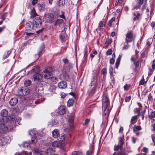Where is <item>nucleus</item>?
I'll return each mask as SVG.
<instances>
[{
    "mask_svg": "<svg viewBox=\"0 0 155 155\" xmlns=\"http://www.w3.org/2000/svg\"><path fill=\"white\" fill-rule=\"evenodd\" d=\"M62 61L64 64V69L67 71H69L72 67V64L69 62L68 60L67 59H63Z\"/></svg>",
    "mask_w": 155,
    "mask_h": 155,
    "instance_id": "nucleus-6",
    "label": "nucleus"
},
{
    "mask_svg": "<svg viewBox=\"0 0 155 155\" xmlns=\"http://www.w3.org/2000/svg\"><path fill=\"white\" fill-rule=\"evenodd\" d=\"M134 64L135 65V67L136 68H137L139 65V62L138 61L137 62H134Z\"/></svg>",
    "mask_w": 155,
    "mask_h": 155,
    "instance_id": "nucleus-62",
    "label": "nucleus"
},
{
    "mask_svg": "<svg viewBox=\"0 0 155 155\" xmlns=\"http://www.w3.org/2000/svg\"><path fill=\"white\" fill-rule=\"evenodd\" d=\"M101 74H103L104 76L105 77L107 73V68H105L102 69L101 70Z\"/></svg>",
    "mask_w": 155,
    "mask_h": 155,
    "instance_id": "nucleus-35",
    "label": "nucleus"
},
{
    "mask_svg": "<svg viewBox=\"0 0 155 155\" xmlns=\"http://www.w3.org/2000/svg\"><path fill=\"white\" fill-rule=\"evenodd\" d=\"M54 150L52 148H49L46 151V153L48 155H51L53 152H54Z\"/></svg>",
    "mask_w": 155,
    "mask_h": 155,
    "instance_id": "nucleus-32",
    "label": "nucleus"
},
{
    "mask_svg": "<svg viewBox=\"0 0 155 155\" xmlns=\"http://www.w3.org/2000/svg\"><path fill=\"white\" fill-rule=\"evenodd\" d=\"M93 151V148L92 147L89 150L87 151L86 152L85 155H91Z\"/></svg>",
    "mask_w": 155,
    "mask_h": 155,
    "instance_id": "nucleus-33",
    "label": "nucleus"
},
{
    "mask_svg": "<svg viewBox=\"0 0 155 155\" xmlns=\"http://www.w3.org/2000/svg\"><path fill=\"white\" fill-rule=\"evenodd\" d=\"M74 101L73 99H70L67 102V105L68 107L72 106L73 104Z\"/></svg>",
    "mask_w": 155,
    "mask_h": 155,
    "instance_id": "nucleus-31",
    "label": "nucleus"
},
{
    "mask_svg": "<svg viewBox=\"0 0 155 155\" xmlns=\"http://www.w3.org/2000/svg\"><path fill=\"white\" fill-rule=\"evenodd\" d=\"M39 5L40 7L41 8H40V10H41L42 9H43L45 8V5L44 4H40Z\"/></svg>",
    "mask_w": 155,
    "mask_h": 155,
    "instance_id": "nucleus-50",
    "label": "nucleus"
},
{
    "mask_svg": "<svg viewBox=\"0 0 155 155\" xmlns=\"http://www.w3.org/2000/svg\"><path fill=\"white\" fill-rule=\"evenodd\" d=\"M44 48V45H42L39 48L38 50V54L39 57H40V56L42 54V52L43 51Z\"/></svg>",
    "mask_w": 155,
    "mask_h": 155,
    "instance_id": "nucleus-20",
    "label": "nucleus"
},
{
    "mask_svg": "<svg viewBox=\"0 0 155 155\" xmlns=\"http://www.w3.org/2000/svg\"><path fill=\"white\" fill-rule=\"evenodd\" d=\"M137 118V116H133L131 120L130 123L131 124H134L133 122L135 121Z\"/></svg>",
    "mask_w": 155,
    "mask_h": 155,
    "instance_id": "nucleus-38",
    "label": "nucleus"
},
{
    "mask_svg": "<svg viewBox=\"0 0 155 155\" xmlns=\"http://www.w3.org/2000/svg\"><path fill=\"white\" fill-rule=\"evenodd\" d=\"M129 45H124V47H123V49L127 50L129 48Z\"/></svg>",
    "mask_w": 155,
    "mask_h": 155,
    "instance_id": "nucleus-53",
    "label": "nucleus"
},
{
    "mask_svg": "<svg viewBox=\"0 0 155 155\" xmlns=\"http://www.w3.org/2000/svg\"><path fill=\"white\" fill-rule=\"evenodd\" d=\"M149 117L150 119L155 117V112L152 111L150 113V115L149 116Z\"/></svg>",
    "mask_w": 155,
    "mask_h": 155,
    "instance_id": "nucleus-40",
    "label": "nucleus"
},
{
    "mask_svg": "<svg viewBox=\"0 0 155 155\" xmlns=\"http://www.w3.org/2000/svg\"><path fill=\"white\" fill-rule=\"evenodd\" d=\"M18 155H32V153L31 152H28L26 151H23L18 153Z\"/></svg>",
    "mask_w": 155,
    "mask_h": 155,
    "instance_id": "nucleus-25",
    "label": "nucleus"
},
{
    "mask_svg": "<svg viewBox=\"0 0 155 155\" xmlns=\"http://www.w3.org/2000/svg\"><path fill=\"white\" fill-rule=\"evenodd\" d=\"M151 25L153 28H154L155 26V21H152L151 23Z\"/></svg>",
    "mask_w": 155,
    "mask_h": 155,
    "instance_id": "nucleus-64",
    "label": "nucleus"
},
{
    "mask_svg": "<svg viewBox=\"0 0 155 155\" xmlns=\"http://www.w3.org/2000/svg\"><path fill=\"white\" fill-rule=\"evenodd\" d=\"M34 151L36 153H38L39 152V150L38 148H36L34 149Z\"/></svg>",
    "mask_w": 155,
    "mask_h": 155,
    "instance_id": "nucleus-63",
    "label": "nucleus"
},
{
    "mask_svg": "<svg viewBox=\"0 0 155 155\" xmlns=\"http://www.w3.org/2000/svg\"><path fill=\"white\" fill-rule=\"evenodd\" d=\"M39 68L38 67L34 66L31 70V72L34 74L33 77L35 81H39L42 79V75L39 73Z\"/></svg>",
    "mask_w": 155,
    "mask_h": 155,
    "instance_id": "nucleus-3",
    "label": "nucleus"
},
{
    "mask_svg": "<svg viewBox=\"0 0 155 155\" xmlns=\"http://www.w3.org/2000/svg\"><path fill=\"white\" fill-rule=\"evenodd\" d=\"M59 87L61 89H64L67 86V84L65 81H61L58 84Z\"/></svg>",
    "mask_w": 155,
    "mask_h": 155,
    "instance_id": "nucleus-17",
    "label": "nucleus"
},
{
    "mask_svg": "<svg viewBox=\"0 0 155 155\" xmlns=\"http://www.w3.org/2000/svg\"><path fill=\"white\" fill-rule=\"evenodd\" d=\"M42 74L44 76V78L47 79H50L52 76V73L47 70H44Z\"/></svg>",
    "mask_w": 155,
    "mask_h": 155,
    "instance_id": "nucleus-10",
    "label": "nucleus"
},
{
    "mask_svg": "<svg viewBox=\"0 0 155 155\" xmlns=\"http://www.w3.org/2000/svg\"><path fill=\"white\" fill-rule=\"evenodd\" d=\"M2 118H4L5 121H7V117L8 115V111L5 109L2 110L0 113Z\"/></svg>",
    "mask_w": 155,
    "mask_h": 155,
    "instance_id": "nucleus-12",
    "label": "nucleus"
},
{
    "mask_svg": "<svg viewBox=\"0 0 155 155\" xmlns=\"http://www.w3.org/2000/svg\"><path fill=\"white\" fill-rule=\"evenodd\" d=\"M4 101L3 99H0V107H2L3 105Z\"/></svg>",
    "mask_w": 155,
    "mask_h": 155,
    "instance_id": "nucleus-55",
    "label": "nucleus"
},
{
    "mask_svg": "<svg viewBox=\"0 0 155 155\" xmlns=\"http://www.w3.org/2000/svg\"><path fill=\"white\" fill-rule=\"evenodd\" d=\"M58 144V142L57 141H55L52 143V146L53 147H57Z\"/></svg>",
    "mask_w": 155,
    "mask_h": 155,
    "instance_id": "nucleus-45",
    "label": "nucleus"
},
{
    "mask_svg": "<svg viewBox=\"0 0 155 155\" xmlns=\"http://www.w3.org/2000/svg\"><path fill=\"white\" fill-rule=\"evenodd\" d=\"M134 15L136 16L133 19H136L140 18V14L139 13H137L136 15V14L134 13Z\"/></svg>",
    "mask_w": 155,
    "mask_h": 155,
    "instance_id": "nucleus-44",
    "label": "nucleus"
},
{
    "mask_svg": "<svg viewBox=\"0 0 155 155\" xmlns=\"http://www.w3.org/2000/svg\"><path fill=\"white\" fill-rule=\"evenodd\" d=\"M113 68L111 66H110L109 68V73L110 74L111 77L113 76Z\"/></svg>",
    "mask_w": 155,
    "mask_h": 155,
    "instance_id": "nucleus-37",
    "label": "nucleus"
},
{
    "mask_svg": "<svg viewBox=\"0 0 155 155\" xmlns=\"http://www.w3.org/2000/svg\"><path fill=\"white\" fill-rule=\"evenodd\" d=\"M38 0H33L31 3L33 5H35L37 2Z\"/></svg>",
    "mask_w": 155,
    "mask_h": 155,
    "instance_id": "nucleus-61",
    "label": "nucleus"
},
{
    "mask_svg": "<svg viewBox=\"0 0 155 155\" xmlns=\"http://www.w3.org/2000/svg\"><path fill=\"white\" fill-rule=\"evenodd\" d=\"M37 15V14L36 12L35 9L34 8H33L31 11V18H33Z\"/></svg>",
    "mask_w": 155,
    "mask_h": 155,
    "instance_id": "nucleus-19",
    "label": "nucleus"
},
{
    "mask_svg": "<svg viewBox=\"0 0 155 155\" xmlns=\"http://www.w3.org/2000/svg\"><path fill=\"white\" fill-rule=\"evenodd\" d=\"M31 83V82L30 80H28L25 81L24 82V85L26 87L30 86Z\"/></svg>",
    "mask_w": 155,
    "mask_h": 155,
    "instance_id": "nucleus-30",
    "label": "nucleus"
},
{
    "mask_svg": "<svg viewBox=\"0 0 155 155\" xmlns=\"http://www.w3.org/2000/svg\"><path fill=\"white\" fill-rule=\"evenodd\" d=\"M30 90L27 87H23L19 91V93L21 96H25L29 94Z\"/></svg>",
    "mask_w": 155,
    "mask_h": 155,
    "instance_id": "nucleus-7",
    "label": "nucleus"
},
{
    "mask_svg": "<svg viewBox=\"0 0 155 155\" xmlns=\"http://www.w3.org/2000/svg\"><path fill=\"white\" fill-rule=\"evenodd\" d=\"M65 3V1L64 0H59L58 2V5L59 6H63Z\"/></svg>",
    "mask_w": 155,
    "mask_h": 155,
    "instance_id": "nucleus-28",
    "label": "nucleus"
},
{
    "mask_svg": "<svg viewBox=\"0 0 155 155\" xmlns=\"http://www.w3.org/2000/svg\"><path fill=\"white\" fill-rule=\"evenodd\" d=\"M63 20H56L55 22V24L56 25H59L61 24Z\"/></svg>",
    "mask_w": 155,
    "mask_h": 155,
    "instance_id": "nucleus-41",
    "label": "nucleus"
},
{
    "mask_svg": "<svg viewBox=\"0 0 155 155\" xmlns=\"http://www.w3.org/2000/svg\"><path fill=\"white\" fill-rule=\"evenodd\" d=\"M145 1V4L147 1V0H138V4L140 5H142L143 2V1Z\"/></svg>",
    "mask_w": 155,
    "mask_h": 155,
    "instance_id": "nucleus-49",
    "label": "nucleus"
},
{
    "mask_svg": "<svg viewBox=\"0 0 155 155\" xmlns=\"http://www.w3.org/2000/svg\"><path fill=\"white\" fill-rule=\"evenodd\" d=\"M118 140L119 141L118 144L119 145L120 147H123V145L124 143L125 139L124 135L123 134L120 137L118 138Z\"/></svg>",
    "mask_w": 155,
    "mask_h": 155,
    "instance_id": "nucleus-14",
    "label": "nucleus"
},
{
    "mask_svg": "<svg viewBox=\"0 0 155 155\" xmlns=\"http://www.w3.org/2000/svg\"><path fill=\"white\" fill-rule=\"evenodd\" d=\"M65 29V27L64 29L60 34V38L61 40L63 42L66 41L68 38V36L66 34Z\"/></svg>",
    "mask_w": 155,
    "mask_h": 155,
    "instance_id": "nucleus-9",
    "label": "nucleus"
},
{
    "mask_svg": "<svg viewBox=\"0 0 155 155\" xmlns=\"http://www.w3.org/2000/svg\"><path fill=\"white\" fill-rule=\"evenodd\" d=\"M9 141L8 137L0 136V144L2 145H5Z\"/></svg>",
    "mask_w": 155,
    "mask_h": 155,
    "instance_id": "nucleus-11",
    "label": "nucleus"
},
{
    "mask_svg": "<svg viewBox=\"0 0 155 155\" xmlns=\"http://www.w3.org/2000/svg\"><path fill=\"white\" fill-rule=\"evenodd\" d=\"M141 5L139 4L138 5H136L134 7L133 9H137L139 8H140Z\"/></svg>",
    "mask_w": 155,
    "mask_h": 155,
    "instance_id": "nucleus-57",
    "label": "nucleus"
},
{
    "mask_svg": "<svg viewBox=\"0 0 155 155\" xmlns=\"http://www.w3.org/2000/svg\"><path fill=\"white\" fill-rule=\"evenodd\" d=\"M45 18H48L49 19H51L54 18V15L53 14L48 13L46 14L45 15Z\"/></svg>",
    "mask_w": 155,
    "mask_h": 155,
    "instance_id": "nucleus-24",
    "label": "nucleus"
},
{
    "mask_svg": "<svg viewBox=\"0 0 155 155\" xmlns=\"http://www.w3.org/2000/svg\"><path fill=\"white\" fill-rule=\"evenodd\" d=\"M66 112L65 107L64 106H60L58 108V113L60 115H63Z\"/></svg>",
    "mask_w": 155,
    "mask_h": 155,
    "instance_id": "nucleus-15",
    "label": "nucleus"
},
{
    "mask_svg": "<svg viewBox=\"0 0 155 155\" xmlns=\"http://www.w3.org/2000/svg\"><path fill=\"white\" fill-rule=\"evenodd\" d=\"M72 155H82V152L80 151H74L72 153Z\"/></svg>",
    "mask_w": 155,
    "mask_h": 155,
    "instance_id": "nucleus-34",
    "label": "nucleus"
},
{
    "mask_svg": "<svg viewBox=\"0 0 155 155\" xmlns=\"http://www.w3.org/2000/svg\"><path fill=\"white\" fill-rule=\"evenodd\" d=\"M42 25L41 20H34L32 21H28L26 23V29L28 31H31L33 29L34 26L36 28H39Z\"/></svg>",
    "mask_w": 155,
    "mask_h": 155,
    "instance_id": "nucleus-2",
    "label": "nucleus"
},
{
    "mask_svg": "<svg viewBox=\"0 0 155 155\" xmlns=\"http://www.w3.org/2000/svg\"><path fill=\"white\" fill-rule=\"evenodd\" d=\"M131 98L130 96H129L128 97H126L125 99V101L126 102H129Z\"/></svg>",
    "mask_w": 155,
    "mask_h": 155,
    "instance_id": "nucleus-47",
    "label": "nucleus"
},
{
    "mask_svg": "<svg viewBox=\"0 0 155 155\" xmlns=\"http://www.w3.org/2000/svg\"><path fill=\"white\" fill-rule=\"evenodd\" d=\"M29 133L31 136L37 137V135L38 134V132L37 131L32 130L29 131Z\"/></svg>",
    "mask_w": 155,
    "mask_h": 155,
    "instance_id": "nucleus-22",
    "label": "nucleus"
},
{
    "mask_svg": "<svg viewBox=\"0 0 155 155\" xmlns=\"http://www.w3.org/2000/svg\"><path fill=\"white\" fill-rule=\"evenodd\" d=\"M109 104L110 102L106 94H104L102 100V108L104 115H109L110 110Z\"/></svg>",
    "mask_w": 155,
    "mask_h": 155,
    "instance_id": "nucleus-1",
    "label": "nucleus"
},
{
    "mask_svg": "<svg viewBox=\"0 0 155 155\" xmlns=\"http://www.w3.org/2000/svg\"><path fill=\"white\" fill-rule=\"evenodd\" d=\"M8 13H5L2 16V19H5L6 18V16H7Z\"/></svg>",
    "mask_w": 155,
    "mask_h": 155,
    "instance_id": "nucleus-48",
    "label": "nucleus"
},
{
    "mask_svg": "<svg viewBox=\"0 0 155 155\" xmlns=\"http://www.w3.org/2000/svg\"><path fill=\"white\" fill-rule=\"evenodd\" d=\"M126 37L125 40L127 43L132 41L131 39L133 37V35L132 32H130L127 33Z\"/></svg>",
    "mask_w": 155,
    "mask_h": 155,
    "instance_id": "nucleus-13",
    "label": "nucleus"
},
{
    "mask_svg": "<svg viewBox=\"0 0 155 155\" xmlns=\"http://www.w3.org/2000/svg\"><path fill=\"white\" fill-rule=\"evenodd\" d=\"M99 71L97 70L93 71L91 78V86L95 85L97 82Z\"/></svg>",
    "mask_w": 155,
    "mask_h": 155,
    "instance_id": "nucleus-5",
    "label": "nucleus"
},
{
    "mask_svg": "<svg viewBox=\"0 0 155 155\" xmlns=\"http://www.w3.org/2000/svg\"><path fill=\"white\" fill-rule=\"evenodd\" d=\"M143 151L144 152L147 153L148 151V149L145 147H144L143 149Z\"/></svg>",
    "mask_w": 155,
    "mask_h": 155,
    "instance_id": "nucleus-58",
    "label": "nucleus"
},
{
    "mask_svg": "<svg viewBox=\"0 0 155 155\" xmlns=\"http://www.w3.org/2000/svg\"><path fill=\"white\" fill-rule=\"evenodd\" d=\"M11 52L12 51L10 50L7 51L5 53L3 57V59H5L7 58L10 54Z\"/></svg>",
    "mask_w": 155,
    "mask_h": 155,
    "instance_id": "nucleus-21",
    "label": "nucleus"
},
{
    "mask_svg": "<svg viewBox=\"0 0 155 155\" xmlns=\"http://www.w3.org/2000/svg\"><path fill=\"white\" fill-rule=\"evenodd\" d=\"M30 143H31V142L30 141H29V142H25L23 143L22 146L24 147H27L29 146Z\"/></svg>",
    "mask_w": 155,
    "mask_h": 155,
    "instance_id": "nucleus-36",
    "label": "nucleus"
},
{
    "mask_svg": "<svg viewBox=\"0 0 155 155\" xmlns=\"http://www.w3.org/2000/svg\"><path fill=\"white\" fill-rule=\"evenodd\" d=\"M18 102V99L16 97L12 98L9 101V104L12 106L15 105Z\"/></svg>",
    "mask_w": 155,
    "mask_h": 155,
    "instance_id": "nucleus-16",
    "label": "nucleus"
},
{
    "mask_svg": "<svg viewBox=\"0 0 155 155\" xmlns=\"http://www.w3.org/2000/svg\"><path fill=\"white\" fill-rule=\"evenodd\" d=\"M66 95L65 93L63 92L61 93V96L62 98H64L66 96Z\"/></svg>",
    "mask_w": 155,
    "mask_h": 155,
    "instance_id": "nucleus-59",
    "label": "nucleus"
},
{
    "mask_svg": "<svg viewBox=\"0 0 155 155\" xmlns=\"http://www.w3.org/2000/svg\"><path fill=\"white\" fill-rule=\"evenodd\" d=\"M121 55H119V57L117 59L116 63V68H117L120 64V61Z\"/></svg>",
    "mask_w": 155,
    "mask_h": 155,
    "instance_id": "nucleus-27",
    "label": "nucleus"
},
{
    "mask_svg": "<svg viewBox=\"0 0 155 155\" xmlns=\"http://www.w3.org/2000/svg\"><path fill=\"white\" fill-rule=\"evenodd\" d=\"M112 50L111 49H109L106 51V54L107 55H110L112 53Z\"/></svg>",
    "mask_w": 155,
    "mask_h": 155,
    "instance_id": "nucleus-46",
    "label": "nucleus"
},
{
    "mask_svg": "<svg viewBox=\"0 0 155 155\" xmlns=\"http://www.w3.org/2000/svg\"><path fill=\"white\" fill-rule=\"evenodd\" d=\"M52 136L54 138H56L59 136V133L57 129H54L52 133Z\"/></svg>",
    "mask_w": 155,
    "mask_h": 155,
    "instance_id": "nucleus-18",
    "label": "nucleus"
},
{
    "mask_svg": "<svg viewBox=\"0 0 155 155\" xmlns=\"http://www.w3.org/2000/svg\"><path fill=\"white\" fill-rule=\"evenodd\" d=\"M144 79L143 78L142 79L140 82L139 84L140 85H142L144 84Z\"/></svg>",
    "mask_w": 155,
    "mask_h": 155,
    "instance_id": "nucleus-52",
    "label": "nucleus"
},
{
    "mask_svg": "<svg viewBox=\"0 0 155 155\" xmlns=\"http://www.w3.org/2000/svg\"><path fill=\"white\" fill-rule=\"evenodd\" d=\"M114 62V59L113 58H111L110 60V64H113Z\"/></svg>",
    "mask_w": 155,
    "mask_h": 155,
    "instance_id": "nucleus-56",
    "label": "nucleus"
},
{
    "mask_svg": "<svg viewBox=\"0 0 155 155\" xmlns=\"http://www.w3.org/2000/svg\"><path fill=\"white\" fill-rule=\"evenodd\" d=\"M61 76L65 81H68L69 80V76L66 73L63 74Z\"/></svg>",
    "mask_w": 155,
    "mask_h": 155,
    "instance_id": "nucleus-23",
    "label": "nucleus"
},
{
    "mask_svg": "<svg viewBox=\"0 0 155 155\" xmlns=\"http://www.w3.org/2000/svg\"><path fill=\"white\" fill-rule=\"evenodd\" d=\"M141 130V128L140 126H135L133 128V130L134 132L137 131V130Z\"/></svg>",
    "mask_w": 155,
    "mask_h": 155,
    "instance_id": "nucleus-29",
    "label": "nucleus"
},
{
    "mask_svg": "<svg viewBox=\"0 0 155 155\" xmlns=\"http://www.w3.org/2000/svg\"><path fill=\"white\" fill-rule=\"evenodd\" d=\"M97 53V52L96 51H93V53L91 54V57L93 58L95 55H96Z\"/></svg>",
    "mask_w": 155,
    "mask_h": 155,
    "instance_id": "nucleus-43",
    "label": "nucleus"
},
{
    "mask_svg": "<svg viewBox=\"0 0 155 155\" xmlns=\"http://www.w3.org/2000/svg\"><path fill=\"white\" fill-rule=\"evenodd\" d=\"M7 122L5 121L4 118L0 119V133L3 134L8 130V128L6 124Z\"/></svg>",
    "mask_w": 155,
    "mask_h": 155,
    "instance_id": "nucleus-4",
    "label": "nucleus"
},
{
    "mask_svg": "<svg viewBox=\"0 0 155 155\" xmlns=\"http://www.w3.org/2000/svg\"><path fill=\"white\" fill-rule=\"evenodd\" d=\"M89 119H86L84 123V125H87L89 123Z\"/></svg>",
    "mask_w": 155,
    "mask_h": 155,
    "instance_id": "nucleus-60",
    "label": "nucleus"
},
{
    "mask_svg": "<svg viewBox=\"0 0 155 155\" xmlns=\"http://www.w3.org/2000/svg\"><path fill=\"white\" fill-rule=\"evenodd\" d=\"M36 137H32L31 139V143H35L36 142L37 139Z\"/></svg>",
    "mask_w": 155,
    "mask_h": 155,
    "instance_id": "nucleus-42",
    "label": "nucleus"
},
{
    "mask_svg": "<svg viewBox=\"0 0 155 155\" xmlns=\"http://www.w3.org/2000/svg\"><path fill=\"white\" fill-rule=\"evenodd\" d=\"M152 69L154 70L155 68V60H153L152 65Z\"/></svg>",
    "mask_w": 155,
    "mask_h": 155,
    "instance_id": "nucleus-51",
    "label": "nucleus"
},
{
    "mask_svg": "<svg viewBox=\"0 0 155 155\" xmlns=\"http://www.w3.org/2000/svg\"><path fill=\"white\" fill-rule=\"evenodd\" d=\"M115 20H109L108 21V25L110 26H111L112 25V22L114 21Z\"/></svg>",
    "mask_w": 155,
    "mask_h": 155,
    "instance_id": "nucleus-54",
    "label": "nucleus"
},
{
    "mask_svg": "<svg viewBox=\"0 0 155 155\" xmlns=\"http://www.w3.org/2000/svg\"><path fill=\"white\" fill-rule=\"evenodd\" d=\"M21 120V118L20 117H18L16 118V120L15 122V124L14 121H12L10 122L11 124H12V125L11 126V125L9 126V127H10L11 126V127H10V129L11 130L15 126V125H18L21 124L20 123V121Z\"/></svg>",
    "mask_w": 155,
    "mask_h": 155,
    "instance_id": "nucleus-8",
    "label": "nucleus"
},
{
    "mask_svg": "<svg viewBox=\"0 0 155 155\" xmlns=\"http://www.w3.org/2000/svg\"><path fill=\"white\" fill-rule=\"evenodd\" d=\"M122 147H120V145L118 144L117 145H115L114 146V150L115 151H118L120 148H122Z\"/></svg>",
    "mask_w": 155,
    "mask_h": 155,
    "instance_id": "nucleus-39",
    "label": "nucleus"
},
{
    "mask_svg": "<svg viewBox=\"0 0 155 155\" xmlns=\"http://www.w3.org/2000/svg\"><path fill=\"white\" fill-rule=\"evenodd\" d=\"M105 25V22L104 21H101L99 23L98 27L101 28H103V27H104Z\"/></svg>",
    "mask_w": 155,
    "mask_h": 155,
    "instance_id": "nucleus-26",
    "label": "nucleus"
}]
</instances>
